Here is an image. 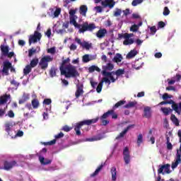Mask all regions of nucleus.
I'll return each mask as SVG.
<instances>
[{
  "label": "nucleus",
  "instance_id": "de8ad7c7",
  "mask_svg": "<svg viewBox=\"0 0 181 181\" xmlns=\"http://www.w3.org/2000/svg\"><path fill=\"white\" fill-rule=\"evenodd\" d=\"M42 104H45V105H50V104H52V99H50V98H45L43 100Z\"/></svg>",
  "mask_w": 181,
  "mask_h": 181
},
{
  "label": "nucleus",
  "instance_id": "ea45409f",
  "mask_svg": "<svg viewBox=\"0 0 181 181\" xmlns=\"http://www.w3.org/2000/svg\"><path fill=\"white\" fill-rule=\"evenodd\" d=\"M163 166H164V172L168 174L170 173V165L165 164V165H163Z\"/></svg>",
  "mask_w": 181,
  "mask_h": 181
},
{
  "label": "nucleus",
  "instance_id": "37998d69",
  "mask_svg": "<svg viewBox=\"0 0 181 181\" xmlns=\"http://www.w3.org/2000/svg\"><path fill=\"white\" fill-rule=\"evenodd\" d=\"M103 90V81H100L96 88L97 93H101Z\"/></svg>",
  "mask_w": 181,
  "mask_h": 181
},
{
  "label": "nucleus",
  "instance_id": "bf43d9fd",
  "mask_svg": "<svg viewBox=\"0 0 181 181\" xmlns=\"http://www.w3.org/2000/svg\"><path fill=\"white\" fill-rule=\"evenodd\" d=\"M163 125L164 128H169V121H168L167 118L164 119Z\"/></svg>",
  "mask_w": 181,
  "mask_h": 181
},
{
  "label": "nucleus",
  "instance_id": "7c9ffc66",
  "mask_svg": "<svg viewBox=\"0 0 181 181\" xmlns=\"http://www.w3.org/2000/svg\"><path fill=\"white\" fill-rule=\"evenodd\" d=\"M3 69H13L12 63L6 60L3 62Z\"/></svg>",
  "mask_w": 181,
  "mask_h": 181
},
{
  "label": "nucleus",
  "instance_id": "58836bf2",
  "mask_svg": "<svg viewBox=\"0 0 181 181\" xmlns=\"http://www.w3.org/2000/svg\"><path fill=\"white\" fill-rule=\"evenodd\" d=\"M139 29V26H138V25L136 24H134L131 26L130 32H138Z\"/></svg>",
  "mask_w": 181,
  "mask_h": 181
},
{
  "label": "nucleus",
  "instance_id": "5701e85b",
  "mask_svg": "<svg viewBox=\"0 0 181 181\" xmlns=\"http://www.w3.org/2000/svg\"><path fill=\"white\" fill-rule=\"evenodd\" d=\"M88 11V8L86 5H81L79 8V13L82 15V16H86Z\"/></svg>",
  "mask_w": 181,
  "mask_h": 181
},
{
  "label": "nucleus",
  "instance_id": "774afa93",
  "mask_svg": "<svg viewBox=\"0 0 181 181\" xmlns=\"http://www.w3.org/2000/svg\"><path fill=\"white\" fill-rule=\"evenodd\" d=\"M25 108H28L29 111L33 110V108L32 107V104L30 103H27L25 105Z\"/></svg>",
  "mask_w": 181,
  "mask_h": 181
},
{
  "label": "nucleus",
  "instance_id": "c85d7f7f",
  "mask_svg": "<svg viewBox=\"0 0 181 181\" xmlns=\"http://www.w3.org/2000/svg\"><path fill=\"white\" fill-rule=\"evenodd\" d=\"M110 172H111V175H112V180L117 181V168L112 167Z\"/></svg>",
  "mask_w": 181,
  "mask_h": 181
},
{
  "label": "nucleus",
  "instance_id": "603ef678",
  "mask_svg": "<svg viewBox=\"0 0 181 181\" xmlns=\"http://www.w3.org/2000/svg\"><path fill=\"white\" fill-rule=\"evenodd\" d=\"M169 13H170V11L169 10V8L165 7L163 14L164 15V16H168Z\"/></svg>",
  "mask_w": 181,
  "mask_h": 181
},
{
  "label": "nucleus",
  "instance_id": "0e129e2a",
  "mask_svg": "<svg viewBox=\"0 0 181 181\" xmlns=\"http://www.w3.org/2000/svg\"><path fill=\"white\" fill-rule=\"evenodd\" d=\"M54 144H56V139H53L50 141L44 143V145H54Z\"/></svg>",
  "mask_w": 181,
  "mask_h": 181
},
{
  "label": "nucleus",
  "instance_id": "dca6fc26",
  "mask_svg": "<svg viewBox=\"0 0 181 181\" xmlns=\"http://www.w3.org/2000/svg\"><path fill=\"white\" fill-rule=\"evenodd\" d=\"M107 31L105 28H100L97 33L96 36L98 37V39H103V37H105V35H107Z\"/></svg>",
  "mask_w": 181,
  "mask_h": 181
},
{
  "label": "nucleus",
  "instance_id": "864d4df0",
  "mask_svg": "<svg viewBox=\"0 0 181 181\" xmlns=\"http://www.w3.org/2000/svg\"><path fill=\"white\" fill-rule=\"evenodd\" d=\"M71 129H72V128L68 125H65L62 127V131H64L65 132H70Z\"/></svg>",
  "mask_w": 181,
  "mask_h": 181
},
{
  "label": "nucleus",
  "instance_id": "b1692460",
  "mask_svg": "<svg viewBox=\"0 0 181 181\" xmlns=\"http://www.w3.org/2000/svg\"><path fill=\"white\" fill-rule=\"evenodd\" d=\"M2 56H6L9 53V47L8 45H1L0 46Z\"/></svg>",
  "mask_w": 181,
  "mask_h": 181
},
{
  "label": "nucleus",
  "instance_id": "aec40b11",
  "mask_svg": "<svg viewBox=\"0 0 181 181\" xmlns=\"http://www.w3.org/2000/svg\"><path fill=\"white\" fill-rule=\"evenodd\" d=\"M8 100H11V95L5 94L0 97V105H3V104H6L8 103Z\"/></svg>",
  "mask_w": 181,
  "mask_h": 181
},
{
  "label": "nucleus",
  "instance_id": "8fccbe9b",
  "mask_svg": "<svg viewBox=\"0 0 181 181\" xmlns=\"http://www.w3.org/2000/svg\"><path fill=\"white\" fill-rule=\"evenodd\" d=\"M101 139V137H93L90 139H87L86 141H88L89 142H94V141H100Z\"/></svg>",
  "mask_w": 181,
  "mask_h": 181
},
{
  "label": "nucleus",
  "instance_id": "09e8293b",
  "mask_svg": "<svg viewBox=\"0 0 181 181\" xmlns=\"http://www.w3.org/2000/svg\"><path fill=\"white\" fill-rule=\"evenodd\" d=\"M143 0H133L132 5V6H136V5H139V4H142Z\"/></svg>",
  "mask_w": 181,
  "mask_h": 181
},
{
  "label": "nucleus",
  "instance_id": "f3484780",
  "mask_svg": "<svg viewBox=\"0 0 181 181\" xmlns=\"http://www.w3.org/2000/svg\"><path fill=\"white\" fill-rule=\"evenodd\" d=\"M143 117L144 118H151L152 117V112L151 111V107L147 106L144 107Z\"/></svg>",
  "mask_w": 181,
  "mask_h": 181
},
{
  "label": "nucleus",
  "instance_id": "6ab92c4d",
  "mask_svg": "<svg viewBox=\"0 0 181 181\" xmlns=\"http://www.w3.org/2000/svg\"><path fill=\"white\" fill-rule=\"evenodd\" d=\"M30 98V95L29 93H24L18 100V104H25Z\"/></svg>",
  "mask_w": 181,
  "mask_h": 181
},
{
  "label": "nucleus",
  "instance_id": "7ed1b4c3",
  "mask_svg": "<svg viewBox=\"0 0 181 181\" xmlns=\"http://www.w3.org/2000/svg\"><path fill=\"white\" fill-rule=\"evenodd\" d=\"M98 121V117L95 119H85L83 121L79 122L78 123H76L74 127V131L76 132V134L78 135V136H80L81 135V127L83 125H91L92 124H95Z\"/></svg>",
  "mask_w": 181,
  "mask_h": 181
},
{
  "label": "nucleus",
  "instance_id": "f03ea898",
  "mask_svg": "<svg viewBox=\"0 0 181 181\" xmlns=\"http://www.w3.org/2000/svg\"><path fill=\"white\" fill-rule=\"evenodd\" d=\"M125 69H117L116 71H112L108 72L107 71V69H105L103 71L102 74L105 77H108L111 80V83H115L117 80H118V77L119 76H122V74H124Z\"/></svg>",
  "mask_w": 181,
  "mask_h": 181
},
{
  "label": "nucleus",
  "instance_id": "4d7b16f0",
  "mask_svg": "<svg viewBox=\"0 0 181 181\" xmlns=\"http://www.w3.org/2000/svg\"><path fill=\"white\" fill-rule=\"evenodd\" d=\"M76 10H74V9H71V10L69 11V17L77 16H76Z\"/></svg>",
  "mask_w": 181,
  "mask_h": 181
},
{
  "label": "nucleus",
  "instance_id": "69168bd1",
  "mask_svg": "<svg viewBox=\"0 0 181 181\" xmlns=\"http://www.w3.org/2000/svg\"><path fill=\"white\" fill-rule=\"evenodd\" d=\"M108 76H105L104 77L101 81H103V83H108L109 84H111V81H110V79L107 78Z\"/></svg>",
  "mask_w": 181,
  "mask_h": 181
},
{
  "label": "nucleus",
  "instance_id": "a19ab883",
  "mask_svg": "<svg viewBox=\"0 0 181 181\" xmlns=\"http://www.w3.org/2000/svg\"><path fill=\"white\" fill-rule=\"evenodd\" d=\"M1 76H8L9 74V69H3L0 71Z\"/></svg>",
  "mask_w": 181,
  "mask_h": 181
},
{
  "label": "nucleus",
  "instance_id": "423d86ee",
  "mask_svg": "<svg viewBox=\"0 0 181 181\" xmlns=\"http://www.w3.org/2000/svg\"><path fill=\"white\" fill-rule=\"evenodd\" d=\"M50 62H53V57L49 55L45 56L40 59L39 66H40L41 69H47Z\"/></svg>",
  "mask_w": 181,
  "mask_h": 181
},
{
  "label": "nucleus",
  "instance_id": "39448f33",
  "mask_svg": "<svg viewBox=\"0 0 181 181\" xmlns=\"http://www.w3.org/2000/svg\"><path fill=\"white\" fill-rule=\"evenodd\" d=\"M177 136L180 138L179 142L180 143L179 149L180 153L179 151H177L175 162L173 163L171 165L172 169H176V168H177V165H179V163H181V130H178Z\"/></svg>",
  "mask_w": 181,
  "mask_h": 181
},
{
  "label": "nucleus",
  "instance_id": "9b49d317",
  "mask_svg": "<svg viewBox=\"0 0 181 181\" xmlns=\"http://www.w3.org/2000/svg\"><path fill=\"white\" fill-rule=\"evenodd\" d=\"M18 166V163L15 160L8 161L6 160L4 163V170H11V169Z\"/></svg>",
  "mask_w": 181,
  "mask_h": 181
},
{
  "label": "nucleus",
  "instance_id": "f257e3e1",
  "mask_svg": "<svg viewBox=\"0 0 181 181\" xmlns=\"http://www.w3.org/2000/svg\"><path fill=\"white\" fill-rule=\"evenodd\" d=\"M77 19V16L69 17V22L71 25H74L75 28H78L79 29V33H84L85 32H93L95 29L97 28L95 26V23L88 22H84L82 24L77 23L76 20Z\"/></svg>",
  "mask_w": 181,
  "mask_h": 181
},
{
  "label": "nucleus",
  "instance_id": "6e6552de",
  "mask_svg": "<svg viewBox=\"0 0 181 181\" xmlns=\"http://www.w3.org/2000/svg\"><path fill=\"white\" fill-rule=\"evenodd\" d=\"M42 39V34L38 31H35L34 35H31L29 37V45H32V43H37V40H40Z\"/></svg>",
  "mask_w": 181,
  "mask_h": 181
},
{
  "label": "nucleus",
  "instance_id": "4be33fe9",
  "mask_svg": "<svg viewBox=\"0 0 181 181\" xmlns=\"http://www.w3.org/2000/svg\"><path fill=\"white\" fill-rule=\"evenodd\" d=\"M37 64H39V59L37 58L33 59L30 63V65H27L25 66V69H31L33 67H36Z\"/></svg>",
  "mask_w": 181,
  "mask_h": 181
},
{
  "label": "nucleus",
  "instance_id": "72a5a7b5",
  "mask_svg": "<svg viewBox=\"0 0 181 181\" xmlns=\"http://www.w3.org/2000/svg\"><path fill=\"white\" fill-rule=\"evenodd\" d=\"M138 104L136 101H133V102H129L128 104H126L124 105V108H134Z\"/></svg>",
  "mask_w": 181,
  "mask_h": 181
},
{
  "label": "nucleus",
  "instance_id": "20e7f679",
  "mask_svg": "<svg viewBox=\"0 0 181 181\" xmlns=\"http://www.w3.org/2000/svg\"><path fill=\"white\" fill-rule=\"evenodd\" d=\"M60 71L62 76H64L66 78H76L80 76L76 69H60Z\"/></svg>",
  "mask_w": 181,
  "mask_h": 181
},
{
  "label": "nucleus",
  "instance_id": "c9c22d12",
  "mask_svg": "<svg viewBox=\"0 0 181 181\" xmlns=\"http://www.w3.org/2000/svg\"><path fill=\"white\" fill-rule=\"evenodd\" d=\"M125 103H127V101L125 100H120L119 102H117L112 107L113 110H117V108H118L119 107H121L122 105H124V104H125Z\"/></svg>",
  "mask_w": 181,
  "mask_h": 181
},
{
  "label": "nucleus",
  "instance_id": "393cba45",
  "mask_svg": "<svg viewBox=\"0 0 181 181\" xmlns=\"http://www.w3.org/2000/svg\"><path fill=\"white\" fill-rule=\"evenodd\" d=\"M104 166H105V163H102L101 165L95 170V172L90 175V177H95V176L100 173Z\"/></svg>",
  "mask_w": 181,
  "mask_h": 181
},
{
  "label": "nucleus",
  "instance_id": "4c0bfd02",
  "mask_svg": "<svg viewBox=\"0 0 181 181\" xmlns=\"http://www.w3.org/2000/svg\"><path fill=\"white\" fill-rule=\"evenodd\" d=\"M82 60H83V63H88V62H90L91 60V59H90V55L85 54L83 56Z\"/></svg>",
  "mask_w": 181,
  "mask_h": 181
},
{
  "label": "nucleus",
  "instance_id": "c756f323",
  "mask_svg": "<svg viewBox=\"0 0 181 181\" xmlns=\"http://www.w3.org/2000/svg\"><path fill=\"white\" fill-rule=\"evenodd\" d=\"M134 39L132 38H125V40L123 41V45L124 46H128L129 45H134Z\"/></svg>",
  "mask_w": 181,
  "mask_h": 181
},
{
  "label": "nucleus",
  "instance_id": "338daca9",
  "mask_svg": "<svg viewBox=\"0 0 181 181\" xmlns=\"http://www.w3.org/2000/svg\"><path fill=\"white\" fill-rule=\"evenodd\" d=\"M11 84L12 85V86H14V87H19V83H18L16 81H15V80H12L11 81Z\"/></svg>",
  "mask_w": 181,
  "mask_h": 181
},
{
  "label": "nucleus",
  "instance_id": "3c124183",
  "mask_svg": "<svg viewBox=\"0 0 181 181\" xmlns=\"http://www.w3.org/2000/svg\"><path fill=\"white\" fill-rule=\"evenodd\" d=\"M121 13H122V11L119 8H117L115 11L114 16H121Z\"/></svg>",
  "mask_w": 181,
  "mask_h": 181
},
{
  "label": "nucleus",
  "instance_id": "473e14b6",
  "mask_svg": "<svg viewBox=\"0 0 181 181\" xmlns=\"http://www.w3.org/2000/svg\"><path fill=\"white\" fill-rule=\"evenodd\" d=\"M93 46V45L91 43H88L86 41H84L81 45V47L83 49H86V50H90V49H91V47Z\"/></svg>",
  "mask_w": 181,
  "mask_h": 181
},
{
  "label": "nucleus",
  "instance_id": "f704fd0d",
  "mask_svg": "<svg viewBox=\"0 0 181 181\" xmlns=\"http://www.w3.org/2000/svg\"><path fill=\"white\" fill-rule=\"evenodd\" d=\"M161 111L163 112L164 115H169L170 114V112H172L173 110L170 109V107H169V108H168V107H162L161 108Z\"/></svg>",
  "mask_w": 181,
  "mask_h": 181
},
{
  "label": "nucleus",
  "instance_id": "a878e982",
  "mask_svg": "<svg viewBox=\"0 0 181 181\" xmlns=\"http://www.w3.org/2000/svg\"><path fill=\"white\" fill-rule=\"evenodd\" d=\"M31 105L34 110H37L40 105V103H39V100L37 98H34L31 101Z\"/></svg>",
  "mask_w": 181,
  "mask_h": 181
},
{
  "label": "nucleus",
  "instance_id": "cd10ccee",
  "mask_svg": "<svg viewBox=\"0 0 181 181\" xmlns=\"http://www.w3.org/2000/svg\"><path fill=\"white\" fill-rule=\"evenodd\" d=\"M138 54V51L136 49L131 50L127 54V59H132L135 57Z\"/></svg>",
  "mask_w": 181,
  "mask_h": 181
},
{
  "label": "nucleus",
  "instance_id": "6e6d98bb",
  "mask_svg": "<svg viewBox=\"0 0 181 181\" xmlns=\"http://www.w3.org/2000/svg\"><path fill=\"white\" fill-rule=\"evenodd\" d=\"M163 170H164V166L163 165H161V167L159 168V169L158 170V175H165V173H163Z\"/></svg>",
  "mask_w": 181,
  "mask_h": 181
},
{
  "label": "nucleus",
  "instance_id": "79ce46f5",
  "mask_svg": "<svg viewBox=\"0 0 181 181\" xmlns=\"http://www.w3.org/2000/svg\"><path fill=\"white\" fill-rule=\"evenodd\" d=\"M35 53H36V49L32 48L28 49V57H32Z\"/></svg>",
  "mask_w": 181,
  "mask_h": 181
},
{
  "label": "nucleus",
  "instance_id": "1a4fd4ad",
  "mask_svg": "<svg viewBox=\"0 0 181 181\" xmlns=\"http://www.w3.org/2000/svg\"><path fill=\"white\" fill-rule=\"evenodd\" d=\"M168 104H171V107L173 110L177 112L178 115H180L181 114V102L177 104L173 100H167Z\"/></svg>",
  "mask_w": 181,
  "mask_h": 181
},
{
  "label": "nucleus",
  "instance_id": "680f3d73",
  "mask_svg": "<svg viewBox=\"0 0 181 181\" xmlns=\"http://www.w3.org/2000/svg\"><path fill=\"white\" fill-rule=\"evenodd\" d=\"M30 71H32V69H23L24 76H28V74H29Z\"/></svg>",
  "mask_w": 181,
  "mask_h": 181
},
{
  "label": "nucleus",
  "instance_id": "4468645a",
  "mask_svg": "<svg viewBox=\"0 0 181 181\" xmlns=\"http://www.w3.org/2000/svg\"><path fill=\"white\" fill-rule=\"evenodd\" d=\"M122 60H124V57H122V54L119 53H117L112 59L113 63H117L118 66H121L122 64Z\"/></svg>",
  "mask_w": 181,
  "mask_h": 181
},
{
  "label": "nucleus",
  "instance_id": "e2e57ef3",
  "mask_svg": "<svg viewBox=\"0 0 181 181\" xmlns=\"http://www.w3.org/2000/svg\"><path fill=\"white\" fill-rule=\"evenodd\" d=\"M95 9L98 12V13H101V12H103V7L100 6H95Z\"/></svg>",
  "mask_w": 181,
  "mask_h": 181
},
{
  "label": "nucleus",
  "instance_id": "ddd939ff",
  "mask_svg": "<svg viewBox=\"0 0 181 181\" xmlns=\"http://www.w3.org/2000/svg\"><path fill=\"white\" fill-rule=\"evenodd\" d=\"M83 83H78L76 86V91L75 93L76 98H79L81 95H83V94H84V90H83Z\"/></svg>",
  "mask_w": 181,
  "mask_h": 181
},
{
  "label": "nucleus",
  "instance_id": "13d9d810",
  "mask_svg": "<svg viewBox=\"0 0 181 181\" xmlns=\"http://www.w3.org/2000/svg\"><path fill=\"white\" fill-rule=\"evenodd\" d=\"M47 53H51V54H54V53H56V49L54 47H51L47 49Z\"/></svg>",
  "mask_w": 181,
  "mask_h": 181
},
{
  "label": "nucleus",
  "instance_id": "9d476101",
  "mask_svg": "<svg viewBox=\"0 0 181 181\" xmlns=\"http://www.w3.org/2000/svg\"><path fill=\"white\" fill-rule=\"evenodd\" d=\"M123 159L125 165H129L131 162V155H129V148L128 147H125L123 150Z\"/></svg>",
  "mask_w": 181,
  "mask_h": 181
},
{
  "label": "nucleus",
  "instance_id": "49530a36",
  "mask_svg": "<svg viewBox=\"0 0 181 181\" xmlns=\"http://www.w3.org/2000/svg\"><path fill=\"white\" fill-rule=\"evenodd\" d=\"M8 108V105H6V107L4 109L0 107V117H4V114L6 113V109Z\"/></svg>",
  "mask_w": 181,
  "mask_h": 181
},
{
  "label": "nucleus",
  "instance_id": "c03bdc74",
  "mask_svg": "<svg viewBox=\"0 0 181 181\" xmlns=\"http://www.w3.org/2000/svg\"><path fill=\"white\" fill-rule=\"evenodd\" d=\"M62 12V8H58L55 10V11L54 12V18H58L59 15H60Z\"/></svg>",
  "mask_w": 181,
  "mask_h": 181
},
{
  "label": "nucleus",
  "instance_id": "412c9836",
  "mask_svg": "<svg viewBox=\"0 0 181 181\" xmlns=\"http://www.w3.org/2000/svg\"><path fill=\"white\" fill-rule=\"evenodd\" d=\"M13 125L11 122H7L5 124V131L8 133L10 136H12V127Z\"/></svg>",
  "mask_w": 181,
  "mask_h": 181
},
{
  "label": "nucleus",
  "instance_id": "2eb2a0df",
  "mask_svg": "<svg viewBox=\"0 0 181 181\" xmlns=\"http://www.w3.org/2000/svg\"><path fill=\"white\" fill-rule=\"evenodd\" d=\"M101 5L104 6V8L109 6V8L112 9L115 5V1H114V0H105L104 1H101Z\"/></svg>",
  "mask_w": 181,
  "mask_h": 181
},
{
  "label": "nucleus",
  "instance_id": "bb28decb",
  "mask_svg": "<svg viewBox=\"0 0 181 181\" xmlns=\"http://www.w3.org/2000/svg\"><path fill=\"white\" fill-rule=\"evenodd\" d=\"M39 160L42 165H50L52 160L45 158V157H39Z\"/></svg>",
  "mask_w": 181,
  "mask_h": 181
},
{
  "label": "nucleus",
  "instance_id": "052dcab7",
  "mask_svg": "<svg viewBox=\"0 0 181 181\" xmlns=\"http://www.w3.org/2000/svg\"><path fill=\"white\" fill-rule=\"evenodd\" d=\"M64 136V134L63 132H60L59 134L55 135L54 138L55 139H60V138H63Z\"/></svg>",
  "mask_w": 181,
  "mask_h": 181
},
{
  "label": "nucleus",
  "instance_id": "2f4dec72",
  "mask_svg": "<svg viewBox=\"0 0 181 181\" xmlns=\"http://www.w3.org/2000/svg\"><path fill=\"white\" fill-rule=\"evenodd\" d=\"M170 119L172 122H173L174 124H175V127H179V119H177V117H176V115H171Z\"/></svg>",
  "mask_w": 181,
  "mask_h": 181
},
{
  "label": "nucleus",
  "instance_id": "a18cd8bd",
  "mask_svg": "<svg viewBox=\"0 0 181 181\" xmlns=\"http://www.w3.org/2000/svg\"><path fill=\"white\" fill-rule=\"evenodd\" d=\"M50 77H56V69H51L49 71Z\"/></svg>",
  "mask_w": 181,
  "mask_h": 181
},
{
  "label": "nucleus",
  "instance_id": "a211bd4d",
  "mask_svg": "<svg viewBox=\"0 0 181 181\" xmlns=\"http://www.w3.org/2000/svg\"><path fill=\"white\" fill-rule=\"evenodd\" d=\"M134 127H135V125L134 124H130L129 125L126 129H124L123 132H122L117 137L116 139H119L120 138H124V136H125V134H127V132H128V131H129V129L131 128H134Z\"/></svg>",
  "mask_w": 181,
  "mask_h": 181
},
{
  "label": "nucleus",
  "instance_id": "5fc2aeb1",
  "mask_svg": "<svg viewBox=\"0 0 181 181\" xmlns=\"http://www.w3.org/2000/svg\"><path fill=\"white\" fill-rule=\"evenodd\" d=\"M156 26L155 25L150 28L151 35H155V33H156Z\"/></svg>",
  "mask_w": 181,
  "mask_h": 181
},
{
  "label": "nucleus",
  "instance_id": "e433bc0d",
  "mask_svg": "<svg viewBox=\"0 0 181 181\" xmlns=\"http://www.w3.org/2000/svg\"><path fill=\"white\" fill-rule=\"evenodd\" d=\"M144 142V136H142V134H140L137 136V145L138 146H141V144Z\"/></svg>",
  "mask_w": 181,
  "mask_h": 181
},
{
  "label": "nucleus",
  "instance_id": "f8f14e48",
  "mask_svg": "<svg viewBox=\"0 0 181 181\" xmlns=\"http://www.w3.org/2000/svg\"><path fill=\"white\" fill-rule=\"evenodd\" d=\"M59 69H76V66H73V65L70 64V58H67L62 61Z\"/></svg>",
  "mask_w": 181,
  "mask_h": 181
},
{
  "label": "nucleus",
  "instance_id": "0eeeda50",
  "mask_svg": "<svg viewBox=\"0 0 181 181\" xmlns=\"http://www.w3.org/2000/svg\"><path fill=\"white\" fill-rule=\"evenodd\" d=\"M114 112V110H110L107 112H105L100 117V119L101 121L102 125H108L110 124V121L107 120L108 117L111 116V114Z\"/></svg>",
  "mask_w": 181,
  "mask_h": 181
}]
</instances>
